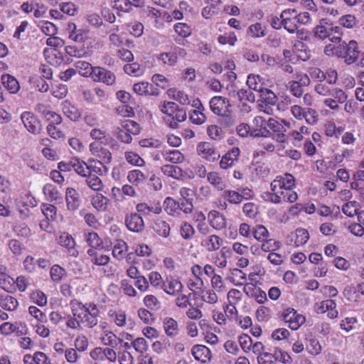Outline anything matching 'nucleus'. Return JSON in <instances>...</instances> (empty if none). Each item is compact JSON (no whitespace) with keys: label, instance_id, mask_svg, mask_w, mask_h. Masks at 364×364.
<instances>
[{"label":"nucleus","instance_id":"1","mask_svg":"<svg viewBox=\"0 0 364 364\" xmlns=\"http://www.w3.org/2000/svg\"><path fill=\"white\" fill-rule=\"evenodd\" d=\"M296 187L295 177L286 173L279 175L271 182V191L262 194V198L266 202L279 204L282 201L293 203L298 200V193L295 191Z\"/></svg>","mask_w":364,"mask_h":364},{"label":"nucleus","instance_id":"2","mask_svg":"<svg viewBox=\"0 0 364 364\" xmlns=\"http://www.w3.org/2000/svg\"><path fill=\"white\" fill-rule=\"evenodd\" d=\"M70 306H73L75 316L79 318L82 327L92 328L97 325L100 311L95 303L83 304L77 299H73L70 302Z\"/></svg>","mask_w":364,"mask_h":364},{"label":"nucleus","instance_id":"3","mask_svg":"<svg viewBox=\"0 0 364 364\" xmlns=\"http://www.w3.org/2000/svg\"><path fill=\"white\" fill-rule=\"evenodd\" d=\"M324 53L327 55H337L343 58L348 65L353 63L358 58L360 51L355 41H350L347 44L343 42L337 46H332L331 44L326 46Z\"/></svg>","mask_w":364,"mask_h":364},{"label":"nucleus","instance_id":"4","mask_svg":"<svg viewBox=\"0 0 364 364\" xmlns=\"http://www.w3.org/2000/svg\"><path fill=\"white\" fill-rule=\"evenodd\" d=\"M161 112L166 114V121L173 128L178 127L180 122L186 121V112L173 102H166L161 107Z\"/></svg>","mask_w":364,"mask_h":364},{"label":"nucleus","instance_id":"5","mask_svg":"<svg viewBox=\"0 0 364 364\" xmlns=\"http://www.w3.org/2000/svg\"><path fill=\"white\" fill-rule=\"evenodd\" d=\"M141 132V127L136 122L125 119L122 122L120 127L116 129L117 138L124 144H131L132 136L138 135Z\"/></svg>","mask_w":364,"mask_h":364},{"label":"nucleus","instance_id":"6","mask_svg":"<svg viewBox=\"0 0 364 364\" xmlns=\"http://www.w3.org/2000/svg\"><path fill=\"white\" fill-rule=\"evenodd\" d=\"M281 318L292 331L298 330L306 322V317L304 315L289 307L282 311Z\"/></svg>","mask_w":364,"mask_h":364},{"label":"nucleus","instance_id":"7","mask_svg":"<svg viewBox=\"0 0 364 364\" xmlns=\"http://www.w3.org/2000/svg\"><path fill=\"white\" fill-rule=\"evenodd\" d=\"M186 55V51L181 47H174L168 52H163L156 55L158 62L164 67H173L176 65L178 58H184Z\"/></svg>","mask_w":364,"mask_h":364},{"label":"nucleus","instance_id":"8","mask_svg":"<svg viewBox=\"0 0 364 364\" xmlns=\"http://www.w3.org/2000/svg\"><path fill=\"white\" fill-rule=\"evenodd\" d=\"M210 108L216 115L228 117L231 113V105L228 99L223 96H214L210 100Z\"/></svg>","mask_w":364,"mask_h":364},{"label":"nucleus","instance_id":"9","mask_svg":"<svg viewBox=\"0 0 364 364\" xmlns=\"http://www.w3.org/2000/svg\"><path fill=\"white\" fill-rule=\"evenodd\" d=\"M21 120L28 132L35 135L41 133L42 130L41 120L32 112H23L21 114Z\"/></svg>","mask_w":364,"mask_h":364},{"label":"nucleus","instance_id":"10","mask_svg":"<svg viewBox=\"0 0 364 364\" xmlns=\"http://www.w3.org/2000/svg\"><path fill=\"white\" fill-rule=\"evenodd\" d=\"M203 272L205 275L210 278L211 288L218 294L225 293L227 290L223 277L215 273V269L209 264L204 266Z\"/></svg>","mask_w":364,"mask_h":364},{"label":"nucleus","instance_id":"11","mask_svg":"<svg viewBox=\"0 0 364 364\" xmlns=\"http://www.w3.org/2000/svg\"><path fill=\"white\" fill-rule=\"evenodd\" d=\"M91 79L95 82L103 83L108 86L113 85L116 82L115 74L112 71L100 66H95Z\"/></svg>","mask_w":364,"mask_h":364},{"label":"nucleus","instance_id":"12","mask_svg":"<svg viewBox=\"0 0 364 364\" xmlns=\"http://www.w3.org/2000/svg\"><path fill=\"white\" fill-rule=\"evenodd\" d=\"M191 274L192 276L188 279L187 287L193 293H198L204 287V282L201 278L203 274L201 266L194 264L191 267Z\"/></svg>","mask_w":364,"mask_h":364},{"label":"nucleus","instance_id":"13","mask_svg":"<svg viewBox=\"0 0 364 364\" xmlns=\"http://www.w3.org/2000/svg\"><path fill=\"white\" fill-rule=\"evenodd\" d=\"M280 18L282 19L283 27L289 33L296 32L299 26L296 18V10L294 9H287L280 14Z\"/></svg>","mask_w":364,"mask_h":364},{"label":"nucleus","instance_id":"14","mask_svg":"<svg viewBox=\"0 0 364 364\" xmlns=\"http://www.w3.org/2000/svg\"><path fill=\"white\" fill-rule=\"evenodd\" d=\"M196 151L202 159L210 162L216 161L220 157L214 146L208 141H202L198 144Z\"/></svg>","mask_w":364,"mask_h":364},{"label":"nucleus","instance_id":"15","mask_svg":"<svg viewBox=\"0 0 364 364\" xmlns=\"http://www.w3.org/2000/svg\"><path fill=\"white\" fill-rule=\"evenodd\" d=\"M333 97H328L323 100V104L333 111L340 109V104H343L348 99L346 92L341 88L335 87L333 89Z\"/></svg>","mask_w":364,"mask_h":364},{"label":"nucleus","instance_id":"16","mask_svg":"<svg viewBox=\"0 0 364 364\" xmlns=\"http://www.w3.org/2000/svg\"><path fill=\"white\" fill-rule=\"evenodd\" d=\"M105 143L99 141H92L89 145V150L92 156L97 160L104 161L105 163H111L112 155L110 151L103 146Z\"/></svg>","mask_w":364,"mask_h":364},{"label":"nucleus","instance_id":"17","mask_svg":"<svg viewBox=\"0 0 364 364\" xmlns=\"http://www.w3.org/2000/svg\"><path fill=\"white\" fill-rule=\"evenodd\" d=\"M85 240L90 247L89 249L105 250H109L111 249L112 242L110 240H105V241H103L95 232L85 233Z\"/></svg>","mask_w":364,"mask_h":364},{"label":"nucleus","instance_id":"18","mask_svg":"<svg viewBox=\"0 0 364 364\" xmlns=\"http://www.w3.org/2000/svg\"><path fill=\"white\" fill-rule=\"evenodd\" d=\"M57 242L58 245L65 247L67 250V253L73 257H77L79 255V252L76 249V242L72 235L67 232H60L57 237Z\"/></svg>","mask_w":364,"mask_h":364},{"label":"nucleus","instance_id":"19","mask_svg":"<svg viewBox=\"0 0 364 364\" xmlns=\"http://www.w3.org/2000/svg\"><path fill=\"white\" fill-rule=\"evenodd\" d=\"M124 223L127 228L133 232L140 233L145 228L142 217L137 213H131L125 216Z\"/></svg>","mask_w":364,"mask_h":364},{"label":"nucleus","instance_id":"20","mask_svg":"<svg viewBox=\"0 0 364 364\" xmlns=\"http://www.w3.org/2000/svg\"><path fill=\"white\" fill-rule=\"evenodd\" d=\"M240 155V150L238 147L231 148L221 157L220 168L224 170L232 168L238 161Z\"/></svg>","mask_w":364,"mask_h":364},{"label":"nucleus","instance_id":"21","mask_svg":"<svg viewBox=\"0 0 364 364\" xmlns=\"http://www.w3.org/2000/svg\"><path fill=\"white\" fill-rule=\"evenodd\" d=\"M298 80L289 82V89L292 95L296 97H301L304 94L302 85H309L310 78L306 74L297 75Z\"/></svg>","mask_w":364,"mask_h":364},{"label":"nucleus","instance_id":"22","mask_svg":"<svg viewBox=\"0 0 364 364\" xmlns=\"http://www.w3.org/2000/svg\"><path fill=\"white\" fill-rule=\"evenodd\" d=\"M194 359L201 363H208L212 359V353L209 348L202 344H196L191 348Z\"/></svg>","mask_w":364,"mask_h":364},{"label":"nucleus","instance_id":"23","mask_svg":"<svg viewBox=\"0 0 364 364\" xmlns=\"http://www.w3.org/2000/svg\"><path fill=\"white\" fill-rule=\"evenodd\" d=\"M253 124L254 127L252 128V136L269 137L271 136V132L267 129V122L263 117H255L253 120Z\"/></svg>","mask_w":364,"mask_h":364},{"label":"nucleus","instance_id":"24","mask_svg":"<svg viewBox=\"0 0 364 364\" xmlns=\"http://www.w3.org/2000/svg\"><path fill=\"white\" fill-rule=\"evenodd\" d=\"M181 282L172 276L167 277L163 282L162 289L168 295L176 296L183 291Z\"/></svg>","mask_w":364,"mask_h":364},{"label":"nucleus","instance_id":"25","mask_svg":"<svg viewBox=\"0 0 364 364\" xmlns=\"http://www.w3.org/2000/svg\"><path fill=\"white\" fill-rule=\"evenodd\" d=\"M315 311L317 314H324L327 312V316L330 318H335L338 314L336 310V304L333 299H326L316 304L315 306Z\"/></svg>","mask_w":364,"mask_h":364},{"label":"nucleus","instance_id":"26","mask_svg":"<svg viewBox=\"0 0 364 364\" xmlns=\"http://www.w3.org/2000/svg\"><path fill=\"white\" fill-rule=\"evenodd\" d=\"M133 90L140 96H157L159 94V90L156 87L144 81L134 84Z\"/></svg>","mask_w":364,"mask_h":364},{"label":"nucleus","instance_id":"27","mask_svg":"<svg viewBox=\"0 0 364 364\" xmlns=\"http://www.w3.org/2000/svg\"><path fill=\"white\" fill-rule=\"evenodd\" d=\"M208 221L210 225L216 230H222L226 228L225 216L218 210H211L208 214Z\"/></svg>","mask_w":364,"mask_h":364},{"label":"nucleus","instance_id":"28","mask_svg":"<svg viewBox=\"0 0 364 364\" xmlns=\"http://www.w3.org/2000/svg\"><path fill=\"white\" fill-rule=\"evenodd\" d=\"M206 4L201 11L202 16L205 19H210L218 15L220 10L221 0H204Z\"/></svg>","mask_w":364,"mask_h":364},{"label":"nucleus","instance_id":"29","mask_svg":"<svg viewBox=\"0 0 364 364\" xmlns=\"http://www.w3.org/2000/svg\"><path fill=\"white\" fill-rule=\"evenodd\" d=\"M223 239L216 235L205 236L200 241V245L208 252L216 251L223 245Z\"/></svg>","mask_w":364,"mask_h":364},{"label":"nucleus","instance_id":"30","mask_svg":"<svg viewBox=\"0 0 364 364\" xmlns=\"http://www.w3.org/2000/svg\"><path fill=\"white\" fill-rule=\"evenodd\" d=\"M61 107L65 116L71 121L77 122L80 119L82 114L80 109L69 100H64Z\"/></svg>","mask_w":364,"mask_h":364},{"label":"nucleus","instance_id":"31","mask_svg":"<svg viewBox=\"0 0 364 364\" xmlns=\"http://www.w3.org/2000/svg\"><path fill=\"white\" fill-rule=\"evenodd\" d=\"M19 301L14 296L6 294H0V308L6 311H15L18 309Z\"/></svg>","mask_w":364,"mask_h":364},{"label":"nucleus","instance_id":"32","mask_svg":"<svg viewBox=\"0 0 364 364\" xmlns=\"http://www.w3.org/2000/svg\"><path fill=\"white\" fill-rule=\"evenodd\" d=\"M65 200L67 208L69 210H76L80 205L79 193L75 188L71 187L66 189Z\"/></svg>","mask_w":364,"mask_h":364},{"label":"nucleus","instance_id":"33","mask_svg":"<svg viewBox=\"0 0 364 364\" xmlns=\"http://www.w3.org/2000/svg\"><path fill=\"white\" fill-rule=\"evenodd\" d=\"M88 164L90 176L95 175L103 176L107 175L108 172L107 164H109V163H105L97 159H90L88 161Z\"/></svg>","mask_w":364,"mask_h":364},{"label":"nucleus","instance_id":"34","mask_svg":"<svg viewBox=\"0 0 364 364\" xmlns=\"http://www.w3.org/2000/svg\"><path fill=\"white\" fill-rule=\"evenodd\" d=\"M244 291L249 296L255 299L259 304H264L267 301L266 292L259 287L250 285L244 286Z\"/></svg>","mask_w":364,"mask_h":364},{"label":"nucleus","instance_id":"35","mask_svg":"<svg viewBox=\"0 0 364 364\" xmlns=\"http://www.w3.org/2000/svg\"><path fill=\"white\" fill-rule=\"evenodd\" d=\"M129 247L127 243L122 239H117L114 242L112 247V256L117 260L125 258Z\"/></svg>","mask_w":364,"mask_h":364},{"label":"nucleus","instance_id":"36","mask_svg":"<svg viewBox=\"0 0 364 364\" xmlns=\"http://www.w3.org/2000/svg\"><path fill=\"white\" fill-rule=\"evenodd\" d=\"M331 21L326 18H322L319 21V24L314 28V33L316 37L320 39H326L327 38L331 39Z\"/></svg>","mask_w":364,"mask_h":364},{"label":"nucleus","instance_id":"37","mask_svg":"<svg viewBox=\"0 0 364 364\" xmlns=\"http://www.w3.org/2000/svg\"><path fill=\"white\" fill-rule=\"evenodd\" d=\"M100 340L103 345L111 348H117L119 344L123 342L122 339L117 337L112 331L107 329L102 332Z\"/></svg>","mask_w":364,"mask_h":364},{"label":"nucleus","instance_id":"38","mask_svg":"<svg viewBox=\"0 0 364 364\" xmlns=\"http://www.w3.org/2000/svg\"><path fill=\"white\" fill-rule=\"evenodd\" d=\"M92 207L98 212H105L108 209L109 200L103 194L97 193L90 199Z\"/></svg>","mask_w":364,"mask_h":364},{"label":"nucleus","instance_id":"39","mask_svg":"<svg viewBox=\"0 0 364 364\" xmlns=\"http://www.w3.org/2000/svg\"><path fill=\"white\" fill-rule=\"evenodd\" d=\"M1 82L5 89L11 94H16L20 90L18 81L10 74L2 75Z\"/></svg>","mask_w":364,"mask_h":364},{"label":"nucleus","instance_id":"40","mask_svg":"<svg viewBox=\"0 0 364 364\" xmlns=\"http://www.w3.org/2000/svg\"><path fill=\"white\" fill-rule=\"evenodd\" d=\"M161 172L168 177L175 179H183L184 178L183 171L181 168L172 164H165L161 167Z\"/></svg>","mask_w":364,"mask_h":364},{"label":"nucleus","instance_id":"41","mask_svg":"<svg viewBox=\"0 0 364 364\" xmlns=\"http://www.w3.org/2000/svg\"><path fill=\"white\" fill-rule=\"evenodd\" d=\"M238 100L242 104V109L248 112L250 107L247 106V103H253L255 100V96L252 91L250 90H240L237 93Z\"/></svg>","mask_w":364,"mask_h":364},{"label":"nucleus","instance_id":"42","mask_svg":"<svg viewBox=\"0 0 364 364\" xmlns=\"http://www.w3.org/2000/svg\"><path fill=\"white\" fill-rule=\"evenodd\" d=\"M163 327L166 334L169 337H175L178 334V324L176 320L171 317H166L163 320Z\"/></svg>","mask_w":364,"mask_h":364},{"label":"nucleus","instance_id":"43","mask_svg":"<svg viewBox=\"0 0 364 364\" xmlns=\"http://www.w3.org/2000/svg\"><path fill=\"white\" fill-rule=\"evenodd\" d=\"M344 130L343 126L338 127L333 121H328L324 124V132L328 137L338 139Z\"/></svg>","mask_w":364,"mask_h":364},{"label":"nucleus","instance_id":"44","mask_svg":"<svg viewBox=\"0 0 364 364\" xmlns=\"http://www.w3.org/2000/svg\"><path fill=\"white\" fill-rule=\"evenodd\" d=\"M161 155L166 161L172 164H181L185 160L183 154L177 149L164 151Z\"/></svg>","mask_w":364,"mask_h":364},{"label":"nucleus","instance_id":"45","mask_svg":"<svg viewBox=\"0 0 364 364\" xmlns=\"http://www.w3.org/2000/svg\"><path fill=\"white\" fill-rule=\"evenodd\" d=\"M98 250L88 249L87 254L90 257V262L97 266H105L109 262L110 257L106 255H99Z\"/></svg>","mask_w":364,"mask_h":364},{"label":"nucleus","instance_id":"46","mask_svg":"<svg viewBox=\"0 0 364 364\" xmlns=\"http://www.w3.org/2000/svg\"><path fill=\"white\" fill-rule=\"evenodd\" d=\"M163 207L166 213L171 216H176L179 214V202L171 197H166L163 203Z\"/></svg>","mask_w":364,"mask_h":364},{"label":"nucleus","instance_id":"47","mask_svg":"<svg viewBox=\"0 0 364 364\" xmlns=\"http://www.w3.org/2000/svg\"><path fill=\"white\" fill-rule=\"evenodd\" d=\"M359 208L360 205L358 202L355 200L348 201L342 206V211L348 217L358 215V220L360 222L363 216L361 213H358Z\"/></svg>","mask_w":364,"mask_h":364},{"label":"nucleus","instance_id":"48","mask_svg":"<svg viewBox=\"0 0 364 364\" xmlns=\"http://www.w3.org/2000/svg\"><path fill=\"white\" fill-rule=\"evenodd\" d=\"M76 72L84 77H92V73L95 70V66H92L90 63L85 60H78L75 63Z\"/></svg>","mask_w":364,"mask_h":364},{"label":"nucleus","instance_id":"49","mask_svg":"<svg viewBox=\"0 0 364 364\" xmlns=\"http://www.w3.org/2000/svg\"><path fill=\"white\" fill-rule=\"evenodd\" d=\"M0 287L8 293H14L16 286L14 278L0 271Z\"/></svg>","mask_w":364,"mask_h":364},{"label":"nucleus","instance_id":"50","mask_svg":"<svg viewBox=\"0 0 364 364\" xmlns=\"http://www.w3.org/2000/svg\"><path fill=\"white\" fill-rule=\"evenodd\" d=\"M72 163L73 164H71V166H73V170H74L78 175L84 178L90 176L88 163H86L78 158H72Z\"/></svg>","mask_w":364,"mask_h":364},{"label":"nucleus","instance_id":"51","mask_svg":"<svg viewBox=\"0 0 364 364\" xmlns=\"http://www.w3.org/2000/svg\"><path fill=\"white\" fill-rule=\"evenodd\" d=\"M199 105V107H197L196 109H193L189 116L190 120L195 124L200 125L203 124L206 121V116L203 112V110L200 109V107H203L201 102L200 100H197V102H195V106Z\"/></svg>","mask_w":364,"mask_h":364},{"label":"nucleus","instance_id":"52","mask_svg":"<svg viewBox=\"0 0 364 364\" xmlns=\"http://www.w3.org/2000/svg\"><path fill=\"white\" fill-rule=\"evenodd\" d=\"M208 181L218 191H223L226 187L225 182L223 181L220 174L216 171H210L207 174Z\"/></svg>","mask_w":364,"mask_h":364},{"label":"nucleus","instance_id":"53","mask_svg":"<svg viewBox=\"0 0 364 364\" xmlns=\"http://www.w3.org/2000/svg\"><path fill=\"white\" fill-rule=\"evenodd\" d=\"M69 29H73L70 33L69 38L77 43H83L87 38V33L86 31L82 29H76V26L75 23H70L68 25Z\"/></svg>","mask_w":364,"mask_h":364},{"label":"nucleus","instance_id":"54","mask_svg":"<svg viewBox=\"0 0 364 364\" xmlns=\"http://www.w3.org/2000/svg\"><path fill=\"white\" fill-rule=\"evenodd\" d=\"M170 98L178 102L181 105H188L190 103L188 95L183 90L177 88H170L168 92Z\"/></svg>","mask_w":364,"mask_h":364},{"label":"nucleus","instance_id":"55","mask_svg":"<svg viewBox=\"0 0 364 364\" xmlns=\"http://www.w3.org/2000/svg\"><path fill=\"white\" fill-rule=\"evenodd\" d=\"M154 229L159 236L163 237H168L170 235V225L166 221L162 219L156 220L154 225Z\"/></svg>","mask_w":364,"mask_h":364},{"label":"nucleus","instance_id":"56","mask_svg":"<svg viewBox=\"0 0 364 364\" xmlns=\"http://www.w3.org/2000/svg\"><path fill=\"white\" fill-rule=\"evenodd\" d=\"M43 191L46 197L50 201H57L58 200L62 199L61 194L57 187L51 183H46L43 186Z\"/></svg>","mask_w":364,"mask_h":364},{"label":"nucleus","instance_id":"57","mask_svg":"<svg viewBox=\"0 0 364 364\" xmlns=\"http://www.w3.org/2000/svg\"><path fill=\"white\" fill-rule=\"evenodd\" d=\"M146 176L139 169H134L129 171L127 175V180L133 186H138L142 183L146 179Z\"/></svg>","mask_w":364,"mask_h":364},{"label":"nucleus","instance_id":"58","mask_svg":"<svg viewBox=\"0 0 364 364\" xmlns=\"http://www.w3.org/2000/svg\"><path fill=\"white\" fill-rule=\"evenodd\" d=\"M72 315H68L66 317L65 326L68 329L73 331H80L82 328V326L79 320V318L75 316L73 306H70Z\"/></svg>","mask_w":364,"mask_h":364},{"label":"nucleus","instance_id":"59","mask_svg":"<svg viewBox=\"0 0 364 364\" xmlns=\"http://www.w3.org/2000/svg\"><path fill=\"white\" fill-rule=\"evenodd\" d=\"M124 71L129 75L139 77L144 75L145 69L137 63L126 64L124 66Z\"/></svg>","mask_w":364,"mask_h":364},{"label":"nucleus","instance_id":"60","mask_svg":"<svg viewBox=\"0 0 364 364\" xmlns=\"http://www.w3.org/2000/svg\"><path fill=\"white\" fill-rule=\"evenodd\" d=\"M281 247V242L274 238L268 237L261 242V249L266 252L279 250Z\"/></svg>","mask_w":364,"mask_h":364},{"label":"nucleus","instance_id":"61","mask_svg":"<svg viewBox=\"0 0 364 364\" xmlns=\"http://www.w3.org/2000/svg\"><path fill=\"white\" fill-rule=\"evenodd\" d=\"M29 298L32 302L38 305V306L43 307L47 305L48 298L46 294L41 290L36 289L33 291L29 296Z\"/></svg>","mask_w":364,"mask_h":364},{"label":"nucleus","instance_id":"62","mask_svg":"<svg viewBox=\"0 0 364 364\" xmlns=\"http://www.w3.org/2000/svg\"><path fill=\"white\" fill-rule=\"evenodd\" d=\"M90 136L95 140L107 144L109 141V134L106 130L100 128H93L90 132Z\"/></svg>","mask_w":364,"mask_h":364},{"label":"nucleus","instance_id":"63","mask_svg":"<svg viewBox=\"0 0 364 364\" xmlns=\"http://www.w3.org/2000/svg\"><path fill=\"white\" fill-rule=\"evenodd\" d=\"M278 358L277 348H276L273 353L264 351L257 356V362L259 364H276Z\"/></svg>","mask_w":364,"mask_h":364},{"label":"nucleus","instance_id":"64","mask_svg":"<svg viewBox=\"0 0 364 364\" xmlns=\"http://www.w3.org/2000/svg\"><path fill=\"white\" fill-rule=\"evenodd\" d=\"M252 235L259 242H262L269 237V232L267 228L262 225H257L252 228Z\"/></svg>","mask_w":364,"mask_h":364}]
</instances>
